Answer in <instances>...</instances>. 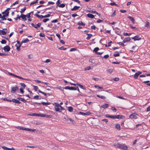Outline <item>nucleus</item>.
<instances>
[{
    "label": "nucleus",
    "mask_w": 150,
    "mask_h": 150,
    "mask_svg": "<svg viewBox=\"0 0 150 150\" xmlns=\"http://www.w3.org/2000/svg\"><path fill=\"white\" fill-rule=\"evenodd\" d=\"M117 147L118 148L123 149L125 150H127V147L126 146L122 145L121 144H118Z\"/></svg>",
    "instance_id": "1"
},
{
    "label": "nucleus",
    "mask_w": 150,
    "mask_h": 150,
    "mask_svg": "<svg viewBox=\"0 0 150 150\" xmlns=\"http://www.w3.org/2000/svg\"><path fill=\"white\" fill-rule=\"evenodd\" d=\"M65 89H69L71 90H76L77 89L76 88H75L74 87H69V86H67L63 88Z\"/></svg>",
    "instance_id": "2"
},
{
    "label": "nucleus",
    "mask_w": 150,
    "mask_h": 150,
    "mask_svg": "<svg viewBox=\"0 0 150 150\" xmlns=\"http://www.w3.org/2000/svg\"><path fill=\"white\" fill-rule=\"evenodd\" d=\"M11 92L12 93H15L16 91L18 89V87L17 86H16L15 87H11Z\"/></svg>",
    "instance_id": "3"
},
{
    "label": "nucleus",
    "mask_w": 150,
    "mask_h": 150,
    "mask_svg": "<svg viewBox=\"0 0 150 150\" xmlns=\"http://www.w3.org/2000/svg\"><path fill=\"white\" fill-rule=\"evenodd\" d=\"M7 32V30L6 29H4L2 30H0V35H5Z\"/></svg>",
    "instance_id": "4"
},
{
    "label": "nucleus",
    "mask_w": 150,
    "mask_h": 150,
    "mask_svg": "<svg viewBox=\"0 0 150 150\" xmlns=\"http://www.w3.org/2000/svg\"><path fill=\"white\" fill-rule=\"evenodd\" d=\"M138 115L135 114V113H132V114H131L130 116L129 117L130 118L132 119H136L137 118V116Z\"/></svg>",
    "instance_id": "5"
},
{
    "label": "nucleus",
    "mask_w": 150,
    "mask_h": 150,
    "mask_svg": "<svg viewBox=\"0 0 150 150\" xmlns=\"http://www.w3.org/2000/svg\"><path fill=\"white\" fill-rule=\"evenodd\" d=\"M64 119H65L66 120L68 121L69 123H70L71 122H72V123L74 124V120L72 119L65 117H64Z\"/></svg>",
    "instance_id": "6"
},
{
    "label": "nucleus",
    "mask_w": 150,
    "mask_h": 150,
    "mask_svg": "<svg viewBox=\"0 0 150 150\" xmlns=\"http://www.w3.org/2000/svg\"><path fill=\"white\" fill-rule=\"evenodd\" d=\"M31 24V25L35 28L38 29V27H40V26L41 25V23H38L36 25H35L33 23H32Z\"/></svg>",
    "instance_id": "7"
},
{
    "label": "nucleus",
    "mask_w": 150,
    "mask_h": 150,
    "mask_svg": "<svg viewBox=\"0 0 150 150\" xmlns=\"http://www.w3.org/2000/svg\"><path fill=\"white\" fill-rule=\"evenodd\" d=\"M132 39L134 40H139L141 39V38L139 35H137L131 38Z\"/></svg>",
    "instance_id": "8"
},
{
    "label": "nucleus",
    "mask_w": 150,
    "mask_h": 150,
    "mask_svg": "<svg viewBox=\"0 0 150 150\" xmlns=\"http://www.w3.org/2000/svg\"><path fill=\"white\" fill-rule=\"evenodd\" d=\"M3 49L5 51L8 52L10 50V48L9 46L6 45L4 47Z\"/></svg>",
    "instance_id": "9"
},
{
    "label": "nucleus",
    "mask_w": 150,
    "mask_h": 150,
    "mask_svg": "<svg viewBox=\"0 0 150 150\" xmlns=\"http://www.w3.org/2000/svg\"><path fill=\"white\" fill-rule=\"evenodd\" d=\"M142 73V72L140 71H138L137 73H136L134 76V77L135 79H137L138 78V77L139 75Z\"/></svg>",
    "instance_id": "10"
},
{
    "label": "nucleus",
    "mask_w": 150,
    "mask_h": 150,
    "mask_svg": "<svg viewBox=\"0 0 150 150\" xmlns=\"http://www.w3.org/2000/svg\"><path fill=\"white\" fill-rule=\"evenodd\" d=\"M2 148L4 150H14V149L12 148H10L8 147H7L5 146H2Z\"/></svg>",
    "instance_id": "11"
},
{
    "label": "nucleus",
    "mask_w": 150,
    "mask_h": 150,
    "mask_svg": "<svg viewBox=\"0 0 150 150\" xmlns=\"http://www.w3.org/2000/svg\"><path fill=\"white\" fill-rule=\"evenodd\" d=\"M80 7V6H75L73 8H72L71 10L72 11H76L78 10Z\"/></svg>",
    "instance_id": "12"
},
{
    "label": "nucleus",
    "mask_w": 150,
    "mask_h": 150,
    "mask_svg": "<svg viewBox=\"0 0 150 150\" xmlns=\"http://www.w3.org/2000/svg\"><path fill=\"white\" fill-rule=\"evenodd\" d=\"M11 101L13 102L16 103L18 104H20L21 103V102L19 101H18V100L17 99H12Z\"/></svg>",
    "instance_id": "13"
},
{
    "label": "nucleus",
    "mask_w": 150,
    "mask_h": 150,
    "mask_svg": "<svg viewBox=\"0 0 150 150\" xmlns=\"http://www.w3.org/2000/svg\"><path fill=\"white\" fill-rule=\"evenodd\" d=\"M127 17L131 21H132L133 23H134L135 20L133 17L130 16H129Z\"/></svg>",
    "instance_id": "14"
},
{
    "label": "nucleus",
    "mask_w": 150,
    "mask_h": 150,
    "mask_svg": "<svg viewBox=\"0 0 150 150\" xmlns=\"http://www.w3.org/2000/svg\"><path fill=\"white\" fill-rule=\"evenodd\" d=\"M20 17L24 21H25L27 20V19L26 18V16L25 15L21 14L20 16Z\"/></svg>",
    "instance_id": "15"
},
{
    "label": "nucleus",
    "mask_w": 150,
    "mask_h": 150,
    "mask_svg": "<svg viewBox=\"0 0 150 150\" xmlns=\"http://www.w3.org/2000/svg\"><path fill=\"white\" fill-rule=\"evenodd\" d=\"M130 40V38L129 37H127L125 38L123 40V42L125 43L129 41Z\"/></svg>",
    "instance_id": "16"
},
{
    "label": "nucleus",
    "mask_w": 150,
    "mask_h": 150,
    "mask_svg": "<svg viewBox=\"0 0 150 150\" xmlns=\"http://www.w3.org/2000/svg\"><path fill=\"white\" fill-rule=\"evenodd\" d=\"M109 106V105L108 104L105 103L103 105L101 106V108L105 109L106 108H108Z\"/></svg>",
    "instance_id": "17"
},
{
    "label": "nucleus",
    "mask_w": 150,
    "mask_h": 150,
    "mask_svg": "<svg viewBox=\"0 0 150 150\" xmlns=\"http://www.w3.org/2000/svg\"><path fill=\"white\" fill-rule=\"evenodd\" d=\"M116 118L123 119L124 118V116L121 115H116Z\"/></svg>",
    "instance_id": "18"
},
{
    "label": "nucleus",
    "mask_w": 150,
    "mask_h": 150,
    "mask_svg": "<svg viewBox=\"0 0 150 150\" xmlns=\"http://www.w3.org/2000/svg\"><path fill=\"white\" fill-rule=\"evenodd\" d=\"M10 9V8H8L6 10V11H7V12L6 13H6L5 14H4V15L6 17H7L8 16V14H9V11Z\"/></svg>",
    "instance_id": "19"
},
{
    "label": "nucleus",
    "mask_w": 150,
    "mask_h": 150,
    "mask_svg": "<svg viewBox=\"0 0 150 150\" xmlns=\"http://www.w3.org/2000/svg\"><path fill=\"white\" fill-rule=\"evenodd\" d=\"M35 16H36L38 18H39L40 19H41L44 18V16L41 15H39L38 14H35Z\"/></svg>",
    "instance_id": "20"
},
{
    "label": "nucleus",
    "mask_w": 150,
    "mask_h": 150,
    "mask_svg": "<svg viewBox=\"0 0 150 150\" xmlns=\"http://www.w3.org/2000/svg\"><path fill=\"white\" fill-rule=\"evenodd\" d=\"M87 16L91 18H93L94 17V16L93 14L89 13H88L87 14Z\"/></svg>",
    "instance_id": "21"
},
{
    "label": "nucleus",
    "mask_w": 150,
    "mask_h": 150,
    "mask_svg": "<svg viewBox=\"0 0 150 150\" xmlns=\"http://www.w3.org/2000/svg\"><path fill=\"white\" fill-rule=\"evenodd\" d=\"M77 85L79 86L83 90H85L86 89V88L85 87H84L82 85H81L79 83H77Z\"/></svg>",
    "instance_id": "22"
},
{
    "label": "nucleus",
    "mask_w": 150,
    "mask_h": 150,
    "mask_svg": "<svg viewBox=\"0 0 150 150\" xmlns=\"http://www.w3.org/2000/svg\"><path fill=\"white\" fill-rule=\"evenodd\" d=\"M29 41V40L28 38H26L23 40L21 42V43H27Z\"/></svg>",
    "instance_id": "23"
},
{
    "label": "nucleus",
    "mask_w": 150,
    "mask_h": 150,
    "mask_svg": "<svg viewBox=\"0 0 150 150\" xmlns=\"http://www.w3.org/2000/svg\"><path fill=\"white\" fill-rule=\"evenodd\" d=\"M38 92L39 93H42V94H43L45 96H46L47 94H48L49 96H50V94H49L48 93H45L44 92L40 90H38Z\"/></svg>",
    "instance_id": "24"
},
{
    "label": "nucleus",
    "mask_w": 150,
    "mask_h": 150,
    "mask_svg": "<svg viewBox=\"0 0 150 150\" xmlns=\"http://www.w3.org/2000/svg\"><path fill=\"white\" fill-rule=\"evenodd\" d=\"M120 125L119 124H116L115 126V128L116 129L119 130L120 129Z\"/></svg>",
    "instance_id": "25"
},
{
    "label": "nucleus",
    "mask_w": 150,
    "mask_h": 150,
    "mask_svg": "<svg viewBox=\"0 0 150 150\" xmlns=\"http://www.w3.org/2000/svg\"><path fill=\"white\" fill-rule=\"evenodd\" d=\"M91 13H96L97 15H98L99 16L100 15V14L99 13H98L97 11H93V10H91V11H89Z\"/></svg>",
    "instance_id": "26"
},
{
    "label": "nucleus",
    "mask_w": 150,
    "mask_h": 150,
    "mask_svg": "<svg viewBox=\"0 0 150 150\" xmlns=\"http://www.w3.org/2000/svg\"><path fill=\"white\" fill-rule=\"evenodd\" d=\"M54 109H55V110L57 112H61V110H60V108H59V107H55L54 108Z\"/></svg>",
    "instance_id": "27"
},
{
    "label": "nucleus",
    "mask_w": 150,
    "mask_h": 150,
    "mask_svg": "<svg viewBox=\"0 0 150 150\" xmlns=\"http://www.w3.org/2000/svg\"><path fill=\"white\" fill-rule=\"evenodd\" d=\"M97 97H98L99 98H101L103 99H105L106 98V97L105 96H101L100 95H97Z\"/></svg>",
    "instance_id": "28"
},
{
    "label": "nucleus",
    "mask_w": 150,
    "mask_h": 150,
    "mask_svg": "<svg viewBox=\"0 0 150 150\" xmlns=\"http://www.w3.org/2000/svg\"><path fill=\"white\" fill-rule=\"evenodd\" d=\"M15 46L16 47V49L18 51H20V47L21 46V45H19L18 46L17 45H15Z\"/></svg>",
    "instance_id": "29"
},
{
    "label": "nucleus",
    "mask_w": 150,
    "mask_h": 150,
    "mask_svg": "<svg viewBox=\"0 0 150 150\" xmlns=\"http://www.w3.org/2000/svg\"><path fill=\"white\" fill-rule=\"evenodd\" d=\"M78 24L79 25H81L83 26H85V23H83L81 21H80L78 23Z\"/></svg>",
    "instance_id": "30"
},
{
    "label": "nucleus",
    "mask_w": 150,
    "mask_h": 150,
    "mask_svg": "<svg viewBox=\"0 0 150 150\" xmlns=\"http://www.w3.org/2000/svg\"><path fill=\"white\" fill-rule=\"evenodd\" d=\"M26 9V8L24 7L20 11V12L21 13H23Z\"/></svg>",
    "instance_id": "31"
},
{
    "label": "nucleus",
    "mask_w": 150,
    "mask_h": 150,
    "mask_svg": "<svg viewBox=\"0 0 150 150\" xmlns=\"http://www.w3.org/2000/svg\"><path fill=\"white\" fill-rule=\"evenodd\" d=\"M73 108L72 107L69 106L68 107V110L70 112H71L73 111Z\"/></svg>",
    "instance_id": "32"
},
{
    "label": "nucleus",
    "mask_w": 150,
    "mask_h": 150,
    "mask_svg": "<svg viewBox=\"0 0 150 150\" xmlns=\"http://www.w3.org/2000/svg\"><path fill=\"white\" fill-rule=\"evenodd\" d=\"M87 35H88V36L86 38L87 40H89L92 36V35L91 34H87Z\"/></svg>",
    "instance_id": "33"
},
{
    "label": "nucleus",
    "mask_w": 150,
    "mask_h": 150,
    "mask_svg": "<svg viewBox=\"0 0 150 150\" xmlns=\"http://www.w3.org/2000/svg\"><path fill=\"white\" fill-rule=\"evenodd\" d=\"M33 12V11H32L29 13H28L26 15H25L26 17H27L28 18H30V14L31 13Z\"/></svg>",
    "instance_id": "34"
},
{
    "label": "nucleus",
    "mask_w": 150,
    "mask_h": 150,
    "mask_svg": "<svg viewBox=\"0 0 150 150\" xmlns=\"http://www.w3.org/2000/svg\"><path fill=\"white\" fill-rule=\"evenodd\" d=\"M99 50V48L98 47H96L93 50L94 52H95V53L97 52V51Z\"/></svg>",
    "instance_id": "35"
},
{
    "label": "nucleus",
    "mask_w": 150,
    "mask_h": 150,
    "mask_svg": "<svg viewBox=\"0 0 150 150\" xmlns=\"http://www.w3.org/2000/svg\"><path fill=\"white\" fill-rule=\"evenodd\" d=\"M53 105L55 107H59L60 105L57 103H54L53 104Z\"/></svg>",
    "instance_id": "36"
},
{
    "label": "nucleus",
    "mask_w": 150,
    "mask_h": 150,
    "mask_svg": "<svg viewBox=\"0 0 150 150\" xmlns=\"http://www.w3.org/2000/svg\"><path fill=\"white\" fill-rule=\"evenodd\" d=\"M42 104L44 105H50V103H45V102H42L41 103Z\"/></svg>",
    "instance_id": "37"
},
{
    "label": "nucleus",
    "mask_w": 150,
    "mask_h": 150,
    "mask_svg": "<svg viewBox=\"0 0 150 150\" xmlns=\"http://www.w3.org/2000/svg\"><path fill=\"white\" fill-rule=\"evenodd\" d=\"M149 23L147 21L146 22V24L145 25V26L147 28H148L149 27Z\"/></svg>",
    "instance_id": "38"
},
{
    "label": "nucleus",
    "mask_w": 150,
    "mask_h": 150,
    "mask_svg": "<svg viewBox=\"0 0 150 150\" xmlns=\"http://www.w3.org/2000/svg\"><path fill=\"white\" fill-rule=\"evenodd\" d=\"M33 87L34 88V90L35 91H37L38 89V87L37 86H35L34 85L33 86Z\"/></svg>",
    "instance_id": "39"
},
{
    "label": "nucleus",
    "mask_w": 150,
    "mask_h": 150,
    "mask_svg": "<svg viewBox=\"0 0 150 150\" xmlns=\"http://www.w3.org/2000/svg\"><path fill=\"white\" fill-rule=\"evenodd\" d=\"M57 6L56 7H57L58 6H59L60 4V0H58L57 1V2L56 3Z\"/></svg>",
    "instance_id": "40"
},
{
    "label": "nucleus",
    "mask_w": 150,
    "mask_h": 150,
    "mask_svg": "<svg viewBox=\"0 0 150 150\" xmlns=\"http://www.w3.org/2000/svg\"><path fill=\"white\" fill-rule=\"evenodd\" d=\"M20 84H21V87H22V88H23V89H24L26 86L25 84L24 83H20Z\"/></svg>",
    "instance_id": "41"
},
{
    "label": "nucleus",
    "mask_w": 150,
    "mask_h": 150,
    "mask_svg": "<svg viewBox=\"0 0 150 150\" xmlns=\"http://www.w3.org/2000/svg\"><path fill=\"white\" fill-rule=\"evenodd\" d=\"M36 130L35 129H31L28 128V131L30 132H34Z\"/></svg>",
    "instance_id": "42"
},
{
    "label": "nucleus",
    "mask_w": 150,
    "mask_h": 150,
    "mask_svg": "<svg viewBox=\"0 0 150 150\" xmlns=\"http://www.w3.org/2000/svg\"><path fill=\"white\" fill-rule=\"evenodd\" d=\"M65 4H62L59 6V7L60 8H64L65 6Z\"/></svg>",
    "instance_id": "43"
},
{
    "label": "nucleus",
    "mask_w": 150,
    "mask_h": 150,
    "mask_svg": "<svg viewBox=\"0 0 150 150\" xmlns=\"http://www.w3.org/2000/svg\"><path fill=\"white\" fill-rule=\"evenodd\" d=\"M91 67L90 66L87 67L85 68V70H89L91 69Z\"/></svg>",
    "instance_id": "44"
},
{
    "label": "nucleus",
    "mask_w": 150,
    "mask_h": 150,
    "mask_svg": "<svg viewBox=\"0 0 150 150\" xmlns=\"http://www.w3.org/2000/svg\"><path fill=\"white\" fill-rule=\"evenodd\" d=\"M6 42V41L4 40H2L1 41L2 44H5Z\"/></svg>",
    "instance_id": "45"
},
{
    "label": "nucleus",
    "mask_w": 150,
    "mask_h": 150,
    "mask_svg": "<svg viewBox=\"0 0 150 150\" xmlns=\"http://www.w3.org/2000/svg\"><path fill=\"white\" fill-rule=\"evenodd\" d=\"M59 49L61 50H65L67 49V48H64V47H59Z\"/></svg>",
    "instance_id": "46"
},
{
    "label": "nucleus",
    "mask_w": 150,
    "mask_h": 150,
    "mask_svg": "<svg viewBox=\"0 0 150 150\" xmlns=\"http://www.w3.org/2000/svg\"><path fill=\"white\" fill-rule=\"evenodd\" d=\"M123 35H124L125 36H130V35H131V33H124Z\"/></svg>",
    "instance_id": "47"
},
{
    "label": "nucleus",
    "mask_w": 150,
    "mask_h": 150,
    "mask_svg": "<svg viewBox=\"0 0 150 150\" xmlns=\"http://www.w3.org/2000/svg\"><path fill=\"white\" fill-rule=\"evenodd\" d=\"M39 96L38 95H36L34 96V99L36 100L40 99L39 98Z\"/></svg>",
    "instance_id": "48"
},
{
    "label": "nucleus",
    "mask_w": 150,
    "mask_h": 150,
    "mask_svg": "<svg viewBox=\"0 0 150 150\" xmlns=\"http://www.w3.org/2000/svg\"><path fill=\"white\" fill-rule=\"evenodd\" d=\"M85 113V115H90L91 114V113L90 111H87Z\"/></svg>",
    "instance_id": "49"
},
{
    "label": "nucleus",
    "mask_w": 150,
    "mask_h": 150,
    "mask_svg": "<svg viewBox=\"0 0 150 150\" xmlns=\"http://www.w3.org/2000/svg\"><path fill=\"white\" fill-rule=\"evenodd\" d=\"M50 20V19H49V18H46V19H44L43 21L44 22V23H46V22H47V21H49Z\"/></svg>",
    "instance_id": "50"
},
{
    "label": "nucleus",
    "mask_w": 150,
    "mask_h": 150,
    "mask_svg": "<svg viewBox=\"0 0 150 150\" xmlns=\"http://www.w3.org/2000/svg\"><path fill=\"white\" fill-rule=\"evenodd\" d=\"M6 17L4 15L1 17L2 20H6V18H5Z\"/></svg>",
    "instance_id": "51"
},
{
    "label": "nucleus",
    "mask_w": 150,
    "mask_h": 150,
    "mask_svg": "<svg viewBox=\"0 0 150 150\" xmlns=\"http://www.w3.org/2000/svg\"><path fill=\"white\" fill-rule=\"evenodd\" d=\"M20 100H21L24 103H25L26 102V100L24 99V98H20Z\"/></svg>",
    "instance_id": "52"
},
{
    "label": "nucleus",
    "mask_w": 150,
    "mask_h": 150,
    "mask_svg": "<svg viewBox=\"0 0 150 150\" xmlns=\"http://www.w3.org/2000/svg\"><path fill=\"white\" fill-rule=\"evenodd\" d=\"M40 37H44L45 36V34L44 33H41L40 34Z\"/></svg>",
    "instance_id": "53"
},
{
    "label": "nucleus",
    "mask_w": 150,
    "mask_h": 150,
    "mask_svg": "<svg viewBox=\"0 0 150 150\" xmlns=\"http://www.w3.org/2000/svg\"><path fill=\"white\" fill-rule=\"evenodd\" d=\"M113 55L115 57H118L120 56V54L119 53L114 54H113Z\"/></svg>",
    "instance_id": "54"
},
{
    "label": "nucleus",
    "mask_w": 150,
    "mask_h": 150,
    "mask_svg": "<svg viewBox=\"0 0 150 150\" xmlns=\"http://www.w3.org/2000/svg\"><path fill=\"white\" fill-rule=\"evenodd\" d=\"M94 86L96 88H99V89H102V88H103V87H100V86H98L95 85Z\"/></svg>",
    "instance_id": "55"
},
{
    "label": "nucleus",
    "mask_w": 150,
    "mask_h": 150,
    "mask_svg": "<svg viewBox=\"0 0 150 150\" xmlns=\"http://www.w3.org/2000/svg\"><path fill=\"white\" fill-rule=\"evenodd\" d=\"M38 2L37 1H33V2H31V3H30V6H31L32 5H33L34 4H35L36 3H37Z\"/></svg>",
    "instance_id": "56"
},
{
    "label": "nucleus",
    "mask_w": 150,
    "mask_h": 150,
    "mask_svg": "<svg viewBox=\"0 0 150 150\" xmlns=\"http://www.w3.org/2000/svg\"><path fill=\"white\" fill-rule=\"evenodd\" d=\"M7 54H6L5 53H0V56H5L7 55Z\"/></svg>",
    "instance_id": "57"
},
{
    "label": "nucleus",
    "mask_w": 150,
    "mask_h": 150,
    "mask_svg": "<svg viewBox=\"0 0 150 150\" xmlns=\"http://www.w3.org/2000/svg\"><path fill=\"white\" fill-rule=\"evenodd\" d=\"M79 114H80L83 115H85V112H79Z\"/></svg>",
    "instance_id": "58"
},
{
    "label": "nucleus",
    "mask_w": 150,
    "mask_h": 150,
    "mask_svg": "<svg viewBox=\"0 0 150 150\" xmlns=\"http://www.w3.org/2000/svg\"><path fill=\"white\" fill-rule=\"evenodd\" d=\"M52 117V115H46V116H45V117H46V118H51Z\"/></svg>",
    "instance_id": "59"
},
{
    "label": "nucleus",
    "mask_w": 150,
    "mask_h": 150,
    "mask_svg": "<svg viewBox=\"0 0 150 150\" xmlns=\"http://www.w3.org/2000/svg\"><path fill=\"white\" fill-rule=\"evenodd\" d=\"M113 71V69H110L108 70V72L110 73H112Z\"/></svg>",
    "instance_id": "60"
},
{
    "label": "nucleus",
    "mask_w": 150,
    "mask_h": 150,
    "mask_svg": "<svg viewBox=\"0 0 150 150\" xmlns=\"http://www.w3.org/2000/svg\"><path fill=\"white\" fill-rule=\"evenodd\" d=\"M115 11H116V10H115L113 12V13L111 15V17H114L115 16V13H116Z\"/></svg>",
    "instance_id": "61"
},
{
    "label": "nucleus",
    "mask_w": 150,
    "mask_h": 150,
    "mask_svg": "<svg viewBox=\"0 0 150 150\" xmlns=\"http://www.w3.org/2000/svg\"><path fill=\"white\" fill-rule=\"evenodd\" d=\"M115 33L117 34L118 35H120V32L119 30H116Z\"/></svg>",
    "instance_id": "62"
},
{
    "label": "nucleus",
    "mask_w": 150,
    "mask_h": 150,
    "mask_svg": "<svg viewBox=\"0 0 150 150\" xmlns=\"http://www.w3.org/2000/svg\"><path fill=\"white\" fill-rule=\"evenodd\" d=\"M92 79L93 80L96 81H98L99 80V78L96 77H93Z\"/></svg>",
    "instance_id": "63"
},
{
    "label": "nucleus",
    "mask_w": 150,
    "mask_h": 150,
    "mask_svg": "<svg viewBox=\"0 0 150 150\" xmlns=\"http://www.w3.org/2000/svg\"><path fill=\"white\" fill-rule=\"evenodd\" d=\"M111 109L113 111H115V112H116V110L115 108L114 107H112L111 108Z\"/></svg>",
    "instance_id": "64"
}]
</instances>
